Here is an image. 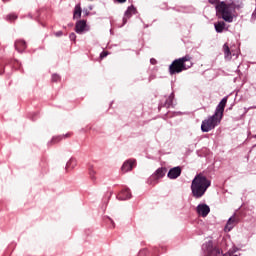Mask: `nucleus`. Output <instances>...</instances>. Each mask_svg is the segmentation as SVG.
<instances>
[{"mask_svg":"<svg viewBox=\"0 0 256 256\" xmlns=\"http://www.w3.org/2000/svg\"><path fill=\"white\" fill-rule=\"evenodd\" d=\"M226 105L227 97H224L217 105L214 114L202 121L201 131L203 133H209V131H213L215 127L220 125L221 120L223 119V113H225Z\"/></svg>","mask_w":256,"mask_h":256,"instance_id":"f257e3e1","label":"nucleus"},{"mask_svg":"<svg viewBox=\"0 0 256 256\" xmlns=\"http://www.w3.org/2000/svg\"><path fill=\"white\" fill-rule=\"evenodd\" d=\"M14 71H20V73H25L23 69V63L17 58H9L2 56L0 57V77L5 75L6 79H11Z\"/></svg>","mask_w":256,"mask_h":256,"instance_id":"f03ea898","label":"nucleus"},{"mask_svg":"<svg viewBox=\"0 0 256 256\" xmlns=\"http://www.w3.org/2000/svg\"><path fill=\"white\" fill-rule=\"evenodd\" d=\"M211 187V181L203 174H197L191 183V191L194 199H201Z\"/></svg>","mask_w":256,"mask_h":256,"instance_id":"7ed1b4c3","label":"nucleus"},{"mask_svg":"<svg viewBox=\"0 0 256 256\" xmlns=\"http://www.w3.org/2000/svg\"><path fill=\"white\" fill-rule=\"evenodd\" d=\"M215 8L217 16L226 23H233V20L237 17V4L235 2H220L216 4Z\"/></svg>","mask_w":256,"mask_h":256,"instance_id":"20e7f679","label":"nucleus"},{"mask_svg":"<svg viewBox=\"0 0 256 256\" xmlns=\"http://www.w3.org/2000/svg\"><path fill=\"white\" fill-rule=\"evenodd\" d=\"M191 67H193L191 56L186 55L172 62L169 66V73L170 75H176V73H182V71H187V69H191Z\"/></svg>","mask_w":256,"mask_h":256,"instance_id":"39448f33","label":"nucleus"},{"mask_svg":"<svg viewBox=\"0 0 256 256\" xmlns=\"http://www.w3.org/2000/svg\"><path fill=\"white\" fill-rule=\"evenodd\" d=\"M51 15V9H48L47 7H42L39 9V11H37L38 23L44 29L47 28V22L45 21H49V19H51Z\"/></svg>","mask_w":256,"mask_h":256,"instance_id":"423d86ee","label":"nucleus"},{"mask_svg":"<svg viewBox=\"0 0 256 256\" xmlns=\"http://www.w3.org/2000/svg\"><path fill=\"white\" fill-rule=\"evenodd\" d=\"M204 256H218L221 255V250L213 246V241H208L202 245Z\"/></svg>","mask_w":256,"mask_h":256,"instance_id":"0eeeda50","label":"nucleus"},{"mask_svg":"<svg viewBox=\"0 0 256 256\" xmlns=\"http://www.w3.org/2000/svg\"><path fill=\"white\" fill-rule=\"evenodd\" d=\"M47 173H49V160H47V156L43 155L39 162V179H43Z\"/></svg>","mask_w":256,"mask_h":256,"instance_id":"6e6552de","label":"nucleus"},{"mask_svg":"<svg viewBox=\"0 0 256 256\" xmlns=\"http://www.w3.org/2000/svg\"><path fill=\"white\" fill-rule=\"evenodd\" d=\"M65 141V134H58L51 137V139L47 142L48 149L55 145H61V143Z\"/></svg>","mask_w":256,"mask_h":256,"instance_id":"1a4fd4ad","label":"nucleus"},{"mask_svg":"<svg viewBox=\"0 0 256 256\" xmlns=\"http://www.w3.org/2000/svg\"><path fill=\"white\" fill-rule=\"evenodd\" d=\"M165 173H167L165 168H158L150 177V185H155V182L158 181V179H163V177H165Z\"/></svg>","mask_w":256,"mask_h":256,"instance_id":"9d476101","label":"nucleus"},{"mask_svg":"<svg viewBox=\"0 0 256 256\" xmlns=\"http://www.w3.org/2000/svg\"><path fill=\"white\" fill-rule=\"evenodd\" d=\"M75 31L78 35H83V33H87L89 31V26L85 20H80L76 22Z\"/></svg>","mask_w":256,"mask_h":256,"instance_id":"9b49d317","label":"nucleus"},{"mask_svg":"<svg viewBox=\"0 0 256 256\" xmlns=\"http://www.w3.org/2000/svg\"><path fill=\"white\" fill-rule=\"evenodd\" d=\"M196 213L200 217H207V215H209V213H211V208L207 204H199L196 207Z\"/></svg>","mask_w":256,"mask_h":256,"instance_id":"f8f14e48","label":"nucleus"},{"mask_svg":"<svg viewBox=\"0 0 256 256\" xmlns=\"http://www.w3.org/2000/svg\"><path fill=\"white\" fill-rule=\"evenodd\" d=\"M237 223V217H235V215L230 217L226 223V226L224 227L225 233H229V231H231L235 225H237Z\"/></svg>","mask_w":256,"mask_h":256,"instance_id":"ddd939ff","label":"nucleus"},{"mask_svg":"<svg viewBox=\"0 0 256 256\" xmlns=\"http://www.w3.org/2000/svg\"><path fill=\"white\" fill-rule=\"evenodd\" d=\"M136 161L133 159L127 160L122 165V171L123 173H128V171H131L133 167H135Z\"/></svg>","mask_w":256,"mask_h":256,"instance_id":"4468645a","label":"nucleus"},{"mask_svg":"<svg viewBox=\"0 0 256 256\" xmlns=\"http://www.w3.org/2000/svg\"><path fill=\"white\" fill-rule=\"evenodd\" d=\"M117 199H119L120 201H126V199H131V191L129 190V188L122 190L117 195Z\"/></svg>","mask_w":256,"mask_h":256,"instance_id":"2eb2a0df","label":"nucleus"},{"mask_svg":"<svg viewBox=\"0 0 256 256\" xmlns=\"http://www.w3.org/2000/svg\"><path fill=\"white\" fill-rule=\"evenodd\" d=\"M181 175V167H174L169 170L168 177L169 179H177Z\"/></svg>","mask_w":256,"mask_h":256,"instance_id":"dca6fc26","label":"nucleus"},{"mask_svg":"<svg viewBox=\"0 0 256 256\" xmlns=\"http://www.w3.org/2000/svg\"><path fill=\"white\" fill-rule=\"evenodd\" d=\"M77 167V158L71 157L67 162L65 169L66 171H73Z\"/></svg>","mask_w":256,"mask_h":256,"instance_id":"f3484780","label":"nucleus"},{"mask_svg":"<svg viewBox=\"0 0 256 256\" xmlns=\"http://www.w3.org/2000/svg\"><path fill=\"white\" fill-rule=\"evenodd\" d=\"M4 19L7 21V23H15V21L19 19V14H17V12H10L4 16Z\"/></svg>","mask_w":256,"mask_h":256,"instance_id":"a211bd4d","label":"nucleus"},{"mask_svg":"<svg viewBox=\"0 0 256 256\" xmlns=\"http://www.w3.org/2000/svg\"><path fill=\"white\" fill-rule=\"evenodd\" d=\"M223 51H224V59H226V61H231V55H235V53L233 52V50L231 51V49L229 48V45L224 44Z\"/></svg>","mask_w":256,"mask_h":256,"instance_id":"6ab92c4d","label":"nucleus"},{"mask_svg":"<svg viewBox=\"0 0 256 256\" xmlns=\"http://www.w3.org/2000/svg\"><path fill=\"white\" fill-rule=\"evenodd\" d=\"M133 13H135V7H133V6L128 7V9L126 10L124 17H123V25H125V23H127V19H130L131 15H133Z\"/></svg>","mask_w":256,"mask_h":256,"instance_id":"aec40b11","label":"nucleus"},{"mask_svg":"<svg viewBox=\"0 0 256 256\" xmlns=\"http://www.w3.org/2000/svg\"><path fill=\"white\" fill-rule=\"evenodd\" d=\"M214 27H215L216 33H223V31L225 30V22L219 21L214 24Z\"/></svg>","mask_w":256,"mask_h":256,"instance_id":"412c9836","label":"nucleus"},{"mask_svg":"<svg viewBox=\"0 0 256 256\" xmlns=\"http://www.w3.org/2000/svg\"><path fill=\"white\" fill-rule=\"evenodd\" d=\"M14 44H16L19 47H22L24 49H27V41L23 38L17 39Z\"/></svg>","mask_w":256,"mask_h":256,"instance_id":"4be33fe9","label":"nucleus"},{"mask_svg":"<svg viewBox=\"0 0 256 256\" xmlns=\"http://www.w3.org/2000/svg\"><path fill=\"white\" fill-rule=\"evenodd\" d=\"M81 17V6L76 5L74 9V19H79Z\"/></svg>","mask_w":256,"mask_h":256,"instance_id":"5701e85b","label":"nucleus"},{"mask_svg":"<svg viewBox=\"0 0 256 256\" xmlns=\"http://www.w3.org/2000/svg\"><path fill=\"white\" fill-rule=\"evenodd\" d=\"M89 175H90L91 181H94V182L97 181V171H95V169L90 168Z\"/></svg>","mask_w":256,"mask_h":256,"instance_id":"b1692460","label":"nucleus"},{"mask_svg":"<svg viewBox=\"0 0 256 256\" xmlns=\"http://www.w3.org/2000/svg\"><path fill=\"white\" fill-rule=\"evenodd\" d=\"M59 81H61V75H59L58 73H53L51 75V82L52 83H59Z\"/></svg>","mask_w":256,"mask_h":256,"instance_id":"393cba45","label":"nucleus"},{"mask_svg":"<svg viewBox=\"0 0 256 256\" xmlns=\"http://www.w3.org/2000/svg\"><path fill=\"white\" fill-rule=\"evenodd\" d=\"M14 49L15 51H17V53H19L20 55H23V53H27V51L25 49L27 48H19V46L17 44H14Z\"/></svg>","mask_w":256,"mask_h":256,"instance_id":"a878e982","label":"nucleus"},{"mask_svg":"<svg viewBox=\"0 0 256 256\" xmlns=\"http://www.w3.org/2000/svg\"><path fill=\"white\" fill-rule=\"evenodd\" d=\"M1 211H7V201L0 200V213Z\"/></svg>","mask_w":256,"mask_h":256,"instance_id":"bb28decb","label":"nucleus"},{"mask_svg":"<svg viewBox=\"0 0 256 256\" xmlns=\"http://www.w3.org/2000/svg\"><path fill=\"white\" fill-rule=\"evenodd\" d=\"M38 115H39V113L33 112V113L30 115L31 121H37Z\"/></svg>","mask_w":256,"mask_h":256,"instance_id":"cd10ccee","label":"nucleus"},{"mask_svg":"<svg viewBox=\"0 0 256 256\" xmlns=\"http://www.w3.org/2000/svg\"><path fill=\"white\" fill-rule=\"evenodd\" d=\"M173 105V98L170 96L166 101V107H171Z\"/></svg>","mask_w":256,"mask_h":256,"instance_id":"c85d7f7f","label":"nucleus"},{"mask_svg":"<svg viewBox=\"0 0 256 256\" xmlns=\"http://www.w3.org/2000/svg\"><path fill=\"white\" fill-rule=\"evenodd\" d=\"M55 37H63L64 33L62 30L54 32Z\"/></svg>","mask_w":256,"mask_h":256,"instance_id":"c756f323","label":"nucleus"},{"mask_svg":"<svg viewBox=\"0 0 256 256\" xmlns=\"http://www.w3.org/2000/svg\"><path fill=\"white\" fill-rule=\"evenodd\" d=\"M69 39H70V41H75L77 39V35H75V33H71L69 35Z\"/></svg>","mask_w":256,"mask_h":256,"instance_id":"7c9ffc66","label":"nucleus"},{"mask_svg":"<svg viewBox=\"0 0 256 256\" xmlns=\"http://www.w3.org/2000/svg\"><path fill=\"white\" fill-rule=\"evenodd\" d=\"M107 55H108L107 52H102V53L100 54V57H101V59H105V57H107Z\"/></svg>","mask_w":256,"mask_h":256,"instance_id":"2f4dec72","label":"nucleus"},{"mask_svg":"<svg viewBox=\"0 0 256 256\" xmlns=\"http://www.w3.org/2000/svg\"><path fill=\"white\" fill-rule=\"evenodd\" d=\"M150 63H151L152 65H156V64H157V60H155V58H151V59H150Z\"/></svg>","mask_w":256,"mask_h":256,"instance_id":"473e14b6","label":"nucleus"},{"mask_svg":"<svg viewBox=\"0 0 256 256\" xmlns=\"http://www.w3.org/2000/svg\"><path fill=\"white\" fill-rule=\"evenodd\" d=\"M209 3H211V5H215V3H217V0H209Z\"/></svg>","mask_w":256,"mask_h":256,"instance_id":"72a5a7b5","label":"nucleus"},{"mask_svg":"<svg viewBox=\"0 0 256 256\" xmlns=\"http://www.w3.org/2000/svg\"><path fill=\"white\" fill-rule=\"evenodd\" d=\"M28 17H29L30 19H33V14H32L31 12H29V13H28Z\"/></svg>","mask_w":256,"mask_h":256,"instance_id":"f704fd0d","label":"nucleus"},{"mask_svg":"<svg viewBox=\"0 0 256 256\" xmlns=\"http://www.w3.org/2000/svg\"><path fill=\"white\" fill-rule=\"evenodd\" d=\"M43 191H44L45 193H47V191H49V187H44V188H43Z\"/></svg>","mask_w":256,"mask_h":256,"instance_id":"c9c22d12","label":"nucleus"},{"mask_svg":"<svg viewBox=\"0 0 256 256\" xmlns=\"http://www.w3.org/2000/svg\"><path fill=\"white\" fill-rule=\"evenodd\" d=\"M11 85H13V80H10L8 83V86L11 87Z\"/></svg>","mask_w":256,"mask_h":256,"instance_id":"e433bc0d","label":"nucleus"},{"mask_svg":"<svg viewBox=\"0 0 256 256\" xmlns=\"http://www.w3.org/2000/svg\"><path fill=\"white\" fill-rule=\"evenodd\" d=\"M118 1V3H125V1H127V0H117Z\"/></svg>","mask_w":256,"mask_h":256,"instance_id":"4c0bfd02","label":"nucleus"},{"mask_svg":"<svg viewBox=\"0 0 256 256\" xmlns=\"http://www.w3.org/2000/svg\"><path fill=\"white\" fill-rule=\"evenodd\" d=\"M4 3H9L11 0H2Z\"/></svg>","mask_w":256,"mask_h":256,"instance_id":"58836bf2","label":"nucleus"},{"mask_svg":"<svg viewBox=\"0 0 256 256\" xmlns=\"http://www.w3.org/2000/svg\"><path fill=\"white\" fill-rule=\"evenodd\" d=\"M51 191H52L53 193H55V189L52 188Z\"/></svg>","mask_w":256,"mask_h":256,"instance_id":"ea45409f","label":"nucleus"},{"mask_svg":"<svg viewBox=\"0 0 256 256\" xmlns=\"http://www.w3.org/2000/svg\"><path fill=\"white\" fill-rule=\"evenodd\" d=\"M62 29H65V25L62 26Z\"/></svg>","mask_w":256,"mask_h":256,"instance_id":"a19ab883","label":"nucleus"},{"mask_svg":"<svg viewBox=\"0 0 256 256\" xmlns=\"http://www.w3.org/2000/svg\"><path fill=\"white\" fill-rule=\"evenodd\" d=\"M253 15H256V13H255V12H253Z\"/></svg>","mask_w":256,"mask_h":256,"instance_id":"79ce46f5","label":"nucleus"},{"mask_svg":"<svg viewBox=\"0 0 256 256\" xmlns=\"http://www.w3.org/2000/svg\"><path fill=\"white\" fill-rule=\"evenodd\" d=\"M253 15H256V13H255V12H253Z\"/></svg>","mask_w":256,"mask_h":256,"instance_id":"37998d69","label":"nucleus"},{"mask_svg":"<svg viewBox=\"0 0 256 256\" xmlns=\"http://www.w3.org/2000/svg\"><path fill=\"white\" fill-rule=\"evenodd\" d=\"M255 138H256V135H255Z\"/></svg>","mask_w":256,"mask_h":256,"instance_id":"c03bdc74","label":"nucleus"}]
</instances>
